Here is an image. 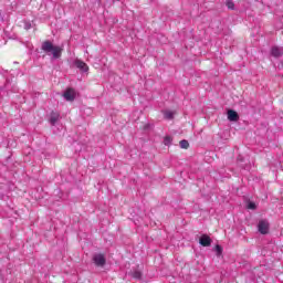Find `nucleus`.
I'll return each mask as SVG.
<instances>
[{
	"instance_id": "1",
	"label": "nucleus",
	"mask_w": 283,
	"mask_h": 283,
	"mask_svg": "<svg viewBox=\"0 0 283 283\" xmlns=\"http://www.w3.org/2000/svg\"><path fill=\"white\" fill-rule=\"evenodd\" d=\"M41 50L45 54L51 53L53 59H61V54H63V48L54 45L50 40L42 42Z\"/></svg>"
},
{
	"instance_id": "2",
	"label": "nucleus",
	"mask_w": 283,
	"mask_h": 283,
	"mask_svg": "<svg viewBox=\"0 0 283 283\" xmlns=\"http://www.w3.org/2000/svg\"><path fill=\"white\" fill-rule=\"evenodd\" d=\"M258 230H259V233H261L262 235H266V233H269V221L266 220L259 221Z\"/></svg>"
},
{
	"instance_id": "3",
	"label": "nucleus",
	"mask_w": 283,
	"mask_h": 283,
	"mask_svg": "<svg viewBox=\"0 0 283 283\" xmlns=\"http://www.w3.org/2000/svg\"><path fill=\"white\" fill-rule=\"evenodd\" d=\"M93 262H94V264H96V266H105V262H106L105 255H103V254H95L93 256Z\"/></svg>"
},
{
	"instance_id": "4",
	"label": "nucleus",
	"mask_w": 283,
	"mask_h": 283,
	"mask_svg": "<svg viewBox=\"0 0 283 283\" xmlns=\"http://www.w3.org/2000/svg\"><path fill=\"white\" fill-rule=\"evenodd\" d=\"M270 54L274 59H280L281 56H283V49H281L279 46H272L271 51H270Z\"/></svg>"
},
{
	"instance_id": "5",
	"label": "nucleus",
	"mask_w": 283,
	"mask_h": 283,
	"mask_svg": "<svg viewBox=\"0 0 283 283\" xmlns=\"http://www.w3.org/2000/svg\"><path fill=\"white\" fill-rule=\"evenodd\" d=\"M211 237L207 234H202L199 239V244H201V247H211Z\"/></svg>"
},
{
	"instance_id": "6",
	"label": "nucleus",
	"mask_w": 283,
	"mask_h": 283,
	"mask_svg": "<svg viewBox=\"0 0 283 283\" xmlns=\"http://www.w3.org/2000/svg\"><path fill=\"white\" fill-rule=\"evenodd\" d=\"M75 66L77 67V70H80L81 72H90V66H87V64L81 60H76L75 61Z\"/></svg>"
},
{
	"instance_id": "7",
	"label": "nucleus",
	"mask_w": 283,
	"mask_h": 283,
	"mask_svg": "<svg viewBox=\"0 0 283 283\" xmlns=\"http://www.w3.org/2000/svg\"><path fill=\"white\" fill-rule=\"evenodd\" d=\"M65 101H74L76 98V92L73 88H67L63 94Z\"/></svg>"
},
{
	"instance_id": "8",
	"label": "nucleus",
	"mask_w": 283,
	"mask_h": 283,
	"mask_svg": "<svg viewBox=\"0 0 283 283\" xmlns=\"http://www.w3.org/2000/svg\"><path fill=\"white\" fill-rule=\"evenodd\" d=\"M239 119H240V115H238V112L233 109L228 111V120H230L231 123H235Z\"/></svg>"
},
{
	"instance_id": "9",
	"label": "nucleus",
	"mask_w": 283,
	"mask_h": 283,
	"mask_svg": "<svg viewBox=\"0 0 283 283\" xmlns=\"http://www.w3.org/2000/svg\"><path fill=\"white\" fill-rule=\"evenodd\" d=\"M61 117V115L59 113L52 112L51 116H50V124L51 125H56V123H59V118Z\"/></svg>"
},
{
	"instance_id": "10",
	"label": "nucleus",
	"mask_w": 283,
	"mask_h": 283,
	"mask_svg": "<svg viewBox=\"0 0 283 283\" xmlns=\"http://www.w3.org/2000/svg\"><path fill=\"white\" fill-rule=\"evenodd\" d=\"M130 275L134 280H143V272H140V270H134L130 272Z\"/></svg>"
},
{
	"instance_id": "11",
	"label": "nucleus",
	"mask_w": 283,
	"mask_h": 283,
	"mask_svg": "<svg viewBox=\"0 0 283 283\" xmlns=\"http://www.w3.org/2000/svg\"><path fill=\"white\" fill-rule=\"evenodd\" d=\"M164 118H166V120H172V118H174V112H171V111H165V112H164Z\"/></svg>"
},
{
	"instance_id": "12",
	"label": "nucleus",
	"mask_w": 283,
	"mask_h": 283,
	"mask_svg": "<svg viewBox=\"0 0 283 283\" xmlns=\"http://www.w3.org/2000/svg\"><path fill=\"white\" fill-rule=\"evenodd\" d=\"M181 149H189V142L187 139H182L179 143Z\"/></svg>"
},
{
	"instance_id": "13",
	"label": "nucleus",
	"mask_w": 283,
	"mask_h": 283,
	"mask_svg": "<svg viewBox=\"0 0 283 283\" xmlns=\"http://www.w3.org/2000/svg\"><path fill=\"white\" fill-rule=\"evenodd\" d=\"M248 209H250L251 211H255L258 209V206L255 205V202L253 201H249L248 202Z\"/></svg>"
},
{
	"instance_id": "14",
	"label": "nucleus",
	"mask_w": 283,
	"mask_h": 283,
	"mask_svg": "<svg viewBox=\"0 0 283 283\" xmlns=\"http://www.w3.org/2000/svg\"><path fill=\"white\" fill-rule=\"evenodd\" d=\"M226 6H227L228 10H234L235 9V3H233V1H231V0H228L226 2Z\"/></svg>"
},
{
	"instance_id": "15",
	"label": "nucleus",
	"mask_w": 283,
	"mask_h": 283,
	"mask_svg": "<svg viewBox=\"0 0 283 283\" xmlns=\"http://www.w3.org/2000/svg\"><path fill=\"white\" fill-rule=\"evenodd\" d=\"M214 251H216L218 258H220V255H222V245L217 244V245L214 247Z\"/></svg>"
},
{
	"instance_id": "16",
	"label": "nucleus",
	"mask_w": 283,
	"mask_h": 283,
	"mask_svg": "<svg viewBox=\"0 0 283 283\" xmlns=\"http://www.w3.org/2000/svg\"><path fill=\"white\" fill-rule=\"evenodd\" d=\"M164 145H166V146L171 145V137L166 136V137L164 138Z\"/></svg>"
},
{
	"instance_id": "17",
	"label": "nucleus",
	"mask_w": 283,
	"mask_h": 283,
	"mask_svg": "<svg viewBox=\"0 0 283 283\" xmlns=\"http://www.w3.org/2000/svg\"><path fill=\"white\" fill-rule=\"evenodd\" d=\"M30 28H32V24L30 22H27L24 24V30H30Z\"/></svg>"
}]
</instances>
